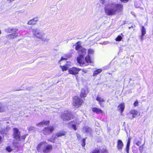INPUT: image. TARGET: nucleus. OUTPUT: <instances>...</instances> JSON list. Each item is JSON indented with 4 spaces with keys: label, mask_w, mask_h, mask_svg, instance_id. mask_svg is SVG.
Returning a JSON list of instances; mask_svg holds the SVG:
<instances>
[{
    "label": "nucleus",
    "mask_w": 153,
    "mask_h": 153,
    "mask_svg": "<svg viewBox=\"0 0 153 153\" xmlns=\"http://www.w3.org/2000/svg\"><path fill=\"white\" fill-rule=\"evenodd\" d=\"M52 149V146L51 145H47L43 148V152L45 153H48L51 151Z\"/></svg>",
    "instance_id": "nucleus-11"
},
{
    "label": "nucleus",
    "mask_w": 153,
    "mask_h": 153,
    "mask_svg": "<svg viewBox=\"0 0 153 153\" xmlns=\"http://www.w3.org/2000/svg\"><path fill=\"white\" fill-rule=\"evenodd\" d=\"M144 36V35H143L142 34L141 36L140 37V39L142 41L143 40V36Z\"/></svg>",
    "instance_id": "nucleus-41"
},
{
    "label": "nucleus",
    "mask_w": 153,
    "mask_h": 153,
    "mask_svg": "<svg viewBox=\"0 0 153 153\" xmlns=\"http://www.w3.org/2000/svg\"><path fill=\"white\" fill-rule=\"evenodd\" d=\"M123 8V5L114 3L110 4L108 7H106L104 10L106 14L108 15H114L116 14V12L121 11Z\"/></svg>",
    "instance_id": "nucleus-1"
},
{
    "label": "nucleus",
    "mask_w": 153,
    "mask_h": 153,
    "mask_svg": "<svg viewBox=\"0 0 153 153\" xmlns=\"http://www.w3.org/2000/svg\"><path fill=\"white\" fill-rule=\"evenodd\" d=\"M130 113L132 114L133 117H135L138 114L137 111L135 109H131L130 111Z\"/></svg>",
    "instance_id": "nucleus-21"
},
{
    "label": "nucleus",
    "mask_w": 153,
    "mask_h": 153,
    "mask_svg": "<svg viewBox=\"0 0 153 153\" xmlns=\"http://www.w3.org/2000/svg\"><path fill=\"white\" fill-rule=\"evenodd\" d=\"M125 108V105L124 103L120 104L117 107L118 109L120 111L121 113L123 111Z\"/></svg>",
    "instance_id": "nucleus-22"
},
{
    "label": "nucleus",
    "mask_w": 153,
    "mask_h": 153,
    "mask_svg": "<svg viewBox=\"0 0 153 153\" xmlns=\"http://www.w3.org/2000/svg\"><path fill=\"white\" fill-rule=\"evenodd\" d=\"M102 71V70L101 69H98L94 71L93 76H95L100 73Z\"/></svg>",
    "instance_id": "nucleus-26"
},
{
    "label": "nucleus",
    "mask_w": 153,
    "mask_h": 153,
    "mask_svg": "<svg viewBox=\"0 0 153 153\" xmlns=\"http://www.w3.org/2000/svg\"><path fill=\"white\" fill-rule=\"evenodd\" d=\"M38 21L37 18H35L29 21L27 23V24L28 25H35L36 24Z\"/></svg>",
    "instance_id": "nucleus-16"
},
{
    "label": "nucleus",
    "mask_w": 153,
    "mask_h": 153,
    "mask_svg": "<svg viewBox=\"0 0 153 153\" xmlns=\"http://www.w3.org/2000/svg\"><path fill=\"white\" fill-rule=\"evenodd\" d=\"M80 70V69L79 68H77L76 67H73L70 68L68 70V72L69 74L75 75L78 74Z\"/></svg>",
    "instance_id": "nucleus-10"
},
{
    "label": "nucleus",
    "mask_w": 153,
    "mask_h": 153,
    "mask_svg": "<svg viewBox=\"0 0 153 153\" xmlns=\"http://www.w3.org/2000/svg\"><path fill=\"white\" fill-rule=\"evenodd\" d=\"M134 105L135 107L138 106L139 105L138 101L136 100L134 103Z\"/></svg>",
    "instance_id": "nucleus-32"
},
{
    "label": "nucleus",
    "mask_w": 153,
    "mask_h": 153,
    "mask_svg": "<svg viewBox=\"0 0 153 153\" xmlns=\"http://www.w3.org/2000/svg\"><path fill=\"white\" fill-rule=\"evenodd\" d=\"M81 122V121H79L78 119L74 120L69 123V127H71L75 131L77 129L76 126L80 124Z\"/></svg>",
    "instance_id": "nucleus-6"
},
{
    "label": "nucleus",
    "mask_w": 153,
    "mask_h": 153,
    "mask_svg": "<svg viewBox=\"0 0 153 153\" xmlns=\"http://www.w3.org/2000/svg\"><path fill=\"white\" fill-rule=\"evenodd\" d=\"M105 0H100V2L102 4H103L105 1Z\"/></svg>",
    "instance_id": "nucleus-39"
},
{
    "label": "nucleus",
    "mask_w": 153,
    "mask_h": 153,
    "mask_svg": "<svg viewBox=\"0 0 153 153\" xmlns=\"http://www.w3.org/2000/svg\"><path fill=\"white\" fill-rule=\"evenodd\" d=\"M66 132L64 131H60L56 134V136L57 137L65 135Z\"/></svg>",
    "instance_id": "nucleus-25"
},
{
    "label": "nucleus",
    "mask_w": 153,
    "mask_h": 153,
    "mask_svg": "<svg viewBox=\"0 0 153 153\" xmlns=\"http://www.w3.org/2000/svg\"><path fill=\"white\" fill-rule=\"evenodd\" d=\"M49 121H43L40 123L36 124L37 126H43L44 125H47L49 124Z\"/></svg>",
    "instance_id": "nucleus-20"
},
{
    "label": "nucleus",
    "mask_w": 153,
    "mask_h": 153,
    "mask_svg": "<svg viewBox=\"0 0 153 153\" xmlns=\"http://www.w3.org/2000/svg\"><path fill=\"white\" fill-rule=\"evenodd\" d=\"M142 34L143 35H144L146 34V30L144 26H142L141 28Z\"/></svg>",
    "instance_id": "nucleus-28"
},
{
    "label": "nucleus",
    "mask_w": 153,
    "mask_h": 153,
    "mask_svg": "<svg viewBox=\"0 0 153 153\" xmlns=\"http://www.w3.org/2000/svg\"><path fill=\"white\" fill-rule=\"evenodd\" d=\"M143 149V148L141 147V146H140V150H141L142 149Z\"/></svg>",
    "instance_id": "nucleus-44"
},
{
    "label": "nucleus",
    "mask_w": 153,
    "mask_h": 153,
    "mask_svg": "<svg viewBox=\"0 0 153 153\" xmlns=\"http://www.w3.org/2000/svg\"><path fill=\"white\" fill-rule=\"evenodd\" d=\"M130 142L129 139L127 142L126 146V151L127 153H129V147L130 144Z\"/></svg>",
    "instance_id": "nucleus-27"
},
{
    "label": "nucleus",
    "mask_w": 153,
    "mask_h": 153,
    "mask_svg": "<svg viewBox=\"0 0 153 153\" xmlns=\"http://www.w3.org/2000/svg\"><path fill=\"white\" fill-rule=\"evenodd\" d=\"M96 100L99 102L101 106H102V104L101 102H105V100L103 99L99 96H97L96 99Z\"/></svg>",
    "instance_id": "nucleus-24"
},
{
    "label": "nucleus",
    "mask_w": 153,
    "mask_h": 153,
    "mask_svg": "<svg viewBox=\"0 0 153 153\" xmlns=\"http://www.w3.org/2000/svg\"><path fill=\"white\" fill-rule=\"evenodd\" d=\"M13 138L17 141H19L21 140L20 132L18 128H13Z\"/></svg>",
    "instance_id": "nucleus-4"
},
{
    "label": "nucleus",
    "mask_w": 153,
    "mask_h": 153,
    "mask_svg": "<svg viewBox=\"0 0 153 153\" xmlns=\"http://www.w3.org/2000/svg\"><path fill=\"white\" fill-rule=\"evenodd\" d=\"M1 34V30H0V35Z\"/></svg>",
    "instance_id": "nucleus-45"
},
{
    "label": "nucleus",
    "mask_w": 153,
    "mask_h": 153,
    "mask_svg": "<svg viewBox=\"0 0 153 153\" xmlns=\"http://www.w3.org/2000/svg\"><path fill=\"white\" fill-rule=\"evenodd\" d=\"M46 145H47V143L45 142H41L37 146V150L38 151H40V150H41V149H42V150H43V148L45 147V146Z\"/></svg>",
    "instance_id": "nucleus-14"
},
{
    "label": "nucleus",
    "mask_w": 153,
    "mask_h": 153,
    "mask_svg": "<svg viewBox=\"0 0 153 153\" xmlns=\"http://www.w3.org/2000/svg\"><path fill=\"white\" fill-rule=\"evenodd\" d=\"M92 110L93 112L97 114L102 113L103 112L102 111L101 109L97 107L92 108Z\"/></svg>",
    "instance_id": "nucleus-19"
},
{
    "label": "nucleus",
    "mask_w": 153,
    "mask_h": 153,
    "mask_svg": "<svg viewBox=\"0 0 153 153\" xmlns=\"http://www.w3.org/2000/svg\"><path fill=\"white\" fill-rule=\"evenodd\" d=\"M2 137H1L0 136V142H1V140Z\"/></svg>",
    "instance_id": "nucleus-43"
},
{
    "label": "nucleus",
    "mask_w": 153,
    "mask_h": 153,
    "mask_svg": "<svg viewBox=\"0 0 153 153\" xmlns=\"http://www.w3.org/2000/svg\"><path fill=\"white\" fill-rule=\"evenodd\" d=\"M7 110L8 107L6 104L0 102V112H5Z\"/></svg>",
    "instance_id": "nucleus-12"
},
{
    "label": "nucleus",
    "mask_w": 153,
    "mask_h": 153,
    "mask_svg": "<svg viewBox=\"0 0 153 153\" xmlns=\"http://www.w3.org/2000/svg\"><path fill=\"white\" fill-rule=\"evenodd\" d=\"M92 153H100V151L99 150L95 149L94 150Z\"/></svg>",
    "instance_id": "nucleus-35"
},
{
    "label": "nucleus",
    "mask_w": 153,
    "mask_h": 153,
    "mask_svg": "<svg viewBox=\"0 0 153 153\" xmlns=\"http://www.w3.org/2000/svg\"><path fill=\"white\" fill-rule=\"evenodd\" d=\"M26 136L27 135L26 134H25L22 136L21 137V138L22 139L24 140L26 137Z\"/></svg>",
    "instance_id": "nucleus-37"
},
{
    "label": "nucleus",
    "mask_w": 153,
    "mask_h": 153,
    "mask_svg": "<svg viewBox=\"0 0 153 153\" xmlns=\"http://www.w3.org/2000/svg\"><path fill=\"white\" fill-rule=\"evenodd\" d=\"M18 36V33L14 32V33L7 35L6 37V38H9L10 39H14L17 37Z\"/></svg>",
    "instance_id": "nucleus-17"
},
{
    "label": "nucleus",
    "mask_w": 153,
    "mask_h": 153,
    "mask_svg": "<svg viewBox=\"0 0 153 153\" xmlns=\"http://www.w3.org/2000/svg\"><path fill=\"white\" fill-rule=\"evenodd\" d=\"M32 32L33 35L39 39L44 42L48 41L45 33L43 31H41L38 29L36 28L33 29Z\"/></svg>",
    "instance_id": "nucleus-3"
},
{
    "label": "nucleus",
    "mask_w": 153,
    "mask_h": 153,
    "mask_svg": "<svg viewBox=\"0 0 153 153\" xmlns=\"http://www.w3.org/2000/svg\"><path fill=\"white\" fill-rule=\"evenodd\" d=\"M6 128H7V130L8 131V130H9L10 129V128L9 127H7Z\"/></svg>",
    "instance_id": "nucleus-42"
},
{
    "label": "nucleus",
    "mask_w": 153,
    "mask_h": 153,
    "mask_svg": "<svg viewBox=\"0 0 153 153\" xmlns=\"http://www.w3.org/2000/svg\"><path fill=\"white\" fill-rule=\"evenodd\" d=\"M69 58L67 56H65V57H62L60 59V61L63 60H67Z\"/></svg>",
    "instance_id": "nucleus-34"
},
{
    "label": "nucleus",
    "mask_w": 153,
    "mask_h": 153,
    "mask_svg": "<svg viewBox=\"0 0 153 153\" xmlns=\"http://www.w3.org/2000/svg\"><path fill=\"white\" fill-rule=\"evenodd\" d=\"M7 123H9V122H7Z\"/></svg>",
    "instance_id": "nucleus-47"
},
{
    "label": "nucleus",
    "mask_w": 153,
    "mask_h": 153,
    "mask_svg": "<svg viewBox=\"0 0 153 153\" xmlns=\"http://www.w3.org/2000/svg\"><path fill=\"white\" fill-rule=\"evenodd\" d=\"M122 37L121 36H119L116 38V40L117 41H120L122 39Z\"/></svg>",
    "instance_id": "nucleus-31"
},
{
    "label": "nucleus",
    "mask_w": 153,
    "mask_h": 153,
    "mask_svg": "<svg viewBox=\"0 0 153 153\" xmlns=\"http://www.w3.org/2000/svg\"><path fill=\"white\" fill-rule=\"evenodd\" d=\"M60 67L61 68L62 71H63L68 70V67L65 66H61Z\"/></svg>",
    "instance_id": "nucleus-29"
},
{
    "label": "nucleus",
    "mask_w": 153,
    "mask_h": 153,
    "mask_svg": "<svg viewBox=\"0 0 153 153\" xmlns=\"http://www.w3.org/2000/svg\"><path fill=\"white\" fill-rule=\"evenodd\" d=\"M141 144V143L140 141H138L137 143H136V144L138 146H139Z\"/></svg>",
    "instance_id": "nucleus-38"
},
{
    "label": "nucleus",
    "mask_w": 153,
    "mask_h": 153,
    "mask_svg": "<svg viewBox=\"0 0 153 153\" xmlns=\"http://www.w3.org/2000/svg\"><path fill=\"white\" fill-rule=\"evenodd\" d=\"M131 27H128V28H129V29H130V28H131Z\"/></svg>",
    "instance_id": "nucleus-46"
},
{
    "label": "nucleus",
    "mask_w": 153,
    "mask_h": 153,
    "mask_svg": "<svg viewBox=\"0 0 153 153\" xmlns=\"http://www.w3.org/2000/svg\"><path fill=\"white\" fill-rule=\"evenodd\" d=\"M94 53V50L92 49H89L88 51V55L84 59L85 62L87 63H93L89 55L90 54H93Z\"/></svg>",
    "instance_id": "nucleus-8"
},
{
    "label": "nucleus",
    "mask_w": 153,
    "mask_h": 153,
    "mask_svg": "<svg viewBox=\"0 0 153 153\" xmlns=\"http://www.w3.org/2000/svg\"><path fill=\"white\" fill-rule=\"evenodd\" d=\"M121 1L124 3H126L128 1V0H121Z\"/></svg>",
    "instance_id": "nucleus-40"
},
{
    "label": "nucleus",
    "mask_w": 153,
    "mask_h": 153,
    "mask_svg": "<svg viewBox=\"0 0 153 153\" xmlns=\"http://www.w3.org/2000/svg\"><path fill=\"white\" fill-rule=\"evenodd\" d=\"M79 42H78L76 44V46L75 49L78 51L79 55L77 58V60L79 64L84 65L85 64V60L84 56L86 53V50L84 48H83L79 44Z\"/></svg>",
    "instance_id": "nucleus-2"
},
{
    "label": "nucleus",
    "mask_w": 153,
    "mask_h": 153,
    "mask_svg": "<svg viewBox=\"0 0 153 153\" xmlns=\"http://www.w3.org/2000/svg\"><path fill=\"white\" fill-rule=\"evenodd\" d=\"M82 131L84 133L90 134L91 132V129L88 126H85L82 129Z\"/></svg>",
    "instance_id": "nucleus-13"
},
{
    "label": "nucleus",
    "mask_w": 153,
    "mask_h": 153,
    "mask_svg": "<svg viewBox=\"0 0 153 153\" xmlns=\"http://www.w3.org/2000/svg\"><path fill=\"white\" fill-rule=\"evenodd\" d=\"M54 128L53 126H51L45 128L43 131V133L45 135L49 134L51 133L54 130Z\"/></svg>",
    "instance_id": "nucleus-9"
},
{
    "label": "nucleus",
    "mask_w": 153,
    "mask_h": 153,
    "mask_svg": "<svg viewBox=\"0 0 153 153\" xmlns=\"http://www.w3.org/2000/svg\"><path fill=\"white\" fill-rule=\"evenodd\" d=\"M88 94V92L86 91L84 89H82L81 90L80 94V97H85Z\"/></svg>",
    "instance_id": "nucleus-23"
},
{
    "label": "nucleus",
    "mask_w": 153,
    "mask_h": 153,
    "mask_svg": "<svg viewBox=\"0 0 153 153\" xmlns=\"http://www.w3.org/2000/svg\"><path fill=\"white\" fill-rule=\"evenodd\" d=\"M18 30L17 29L9 28L5 29V31L7 33H9L13 32H16Z\"/></svg>",
    "instance_id": "nucleus-18"
},
{
    "label": "nucleus",
    "mask_w": 153,
    "mask_h": 153,
    "mask_svg": "<svg viewBox=\"0 0 153 153\" xmlns=\"http://www.w3.org/2000/svg\"><path fill=\"white\" fill-rule=\"evenodd\" d=\"M123 144L122 141L120 140H118L117 142V147L119 150H121L123 146Z\"/></svg>",
    "instance_id": "nucleus-15"
},
{
    "label": "nucleus",
    "mask_w": 153,
    "mask_h": 153,
    "mask_svg": "<svg viewBox=\"0 0 153 153\" xmlns=\"http://www.w3.org/2000/svg\"><path fill=\"white\" fill-rule=\"evenodd\" d=\"M76 135L78 139H80L81 138V136L79 134L76 133Z\"/></svg>",
    "instance_id": "nucleus-36"
},
{
    "label": "nucleus",
    "mask_w": 153,
    "mask_h": 153,
    "mask_svg": "<svg viewBox=\"0 0 153 153\" xmlns=\"http://www.w3.org/2000/svg\"><path fill=\"white\" fill-rule=\"evenodd\" d=\"M83 102L82 100L77 96H75L74 97L73 105L76 108L80 106Z\"/></svg>",
    "instance_id": "nucleus-5"
},
{
    "label": "nucleus",
    "mask_w": 153,
    "mask_h": 153,
    "mask_svg": "<svg viewBox=\"0 0 153 153\" xmlns=\"http://www.w3.org/2000/svg\"><path fill=\"white\" fill-rule=\"evenodd\" d=\"M85 139H83L82 140V146H84L85 145Z\"/></svg>",
    "instance_id": "nucleus-33"
},
{
    "label": "nucleus",
    "mask_w": 153,
    "mask_h": 153,
    "mask_svg": "<svg viewBox=\"0 0 153 153\" xmlns=\"http://www.w3.org/2000/svg\"><path fill=\"white\" fill-rule=\"evenodd\" d=\"M72 117V115L68 111H65L62 116V118L64 121L70 120Z\"/></svg>",
    "instance_id": "nucleus-7"
},
{
    "label": "nucleus",
    "mask_w": 153,
    "mask_h": 153,
    "mask_svg": "<svg viewBox=\"0 0 153 153\" xmlns=\"http://www.w3.org/2000/svg\"><path fill=\"white\" fill-rule=\"evenodd\" d=\"M6 149V150L9 152H10L12 150V148L10 146H8Z\"/></svg>",
    "instance_id": "nucleus-30"
}]
</instances>
